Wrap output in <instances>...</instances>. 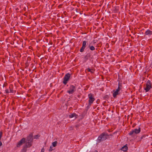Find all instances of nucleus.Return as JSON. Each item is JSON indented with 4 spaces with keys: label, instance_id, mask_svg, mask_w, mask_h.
Returning a JSON list of instances; mask_svg holds the SVG:
<instances>
[{
    "label": "nucleus",
    "instance_id": "nucleus-24",
    "mask_svg": "<svg viewBox=\"0 0 152 152\" xmlns=\"http://www.w3.org/2000/svg\"><path fill=\"white\" fill-rule=\"evenodd\" d=\"M7 83L6 82H4L3 85V87H6V86H7Z\"/></svg>",
    "mask_w": 152,
    "mask_h": 152
},
{
    "label": "nucleus",
    "instance_id": "nucleus-13",
    "mask_svg": "<svg viewBox=\"0 0 152 152\" xmlns=\"http://www.w3.org/2000/svg\"><path fill=\"white\" fill-rule=\"evenodd\" d=\"M77 115L75 113H74L71 114L69 115V117L70 118H71L74 117H75V118H77Z\"/></svg>",
    "mask_w": 152,
    "mask_h": 152
},
{
    "label": "nucleus",
    "instance_id": "nucleus-26",
    "mask_svg": "<svg viewBox=\"0 0 152 152\" xmlns=\"http://www.w3.org/2000/svg\"><path fill=\"white\" fill-rule=\"evenodd\" d=\"M97 40H94L93 41V44H95L97 42Z\"/></svg>",
    "mask_w": 152,
    "mask_h": 152
},
{
    "label": "nucleus",
    "instance_id": "nucleus-6",
    "mask_svg": "<svg viewBox=\"0 0 152 152\" xmlns=\"http://www.w3.org/2000/svg\"><path fill=\"white\" fill-rule=\"evenodd\" d=\"M87 42L86 41H83V42L82 46L80 50V52H83L84 51Z\"/></svg>",
    "mask_w": 152,
    "mask_h": 152
},
{
    "label": "nucleus",
    "instance_id": "nucleus-27",
    "mask_svg": "<svg viewBox=\"0 0 152 152\" xmlns=\"http://www.w3.org/2000/svg\"><path fill=\"white\" fill-rule=\"evenodd\" d=\"M90 54L89 53H87L86 56H85V58H86V57H90Z\"/></svg>",
    "mask_w": 152,
    "mask_h": 152
},
{
    "label": "nucleus",
    "instance_id": "nucleus-1",
    "mask_svg": "<svg viewBox=\"0 0 152 152\" xmlns=\"http://www.w3.org/2000/svg\"><path fill=\"white\" fill-rule=\"evenodd\" d=\"M111 134H108L106 132H103L98 137L97 140V142L99 143L102 141L106 140L109 138V136H112Z\"/></svg>",
    "mask_w": 152,
    "mask_h": 152
},
{
    "label": "nucleus",
    "instance_id": "nucleus-5",
    "mask_svg": "<svg viewBox=\"0 0 152 152\" xmlns=\"http://www.w3.org/2000/svg\"><path fill=\"white\" fill-rule=\"evenodd\" d=\"M70 77V75L69 73H67L64 76L63 79V83L65 85H66Z\"/></svg>",
    "mask_w": 152,
    "mask_h": 152
},
{
    "label": "nucleus",
    "instance_id": "nucleus-17",
    "mask_svg": "<svg viewBox=\"0 0 152 152\" xmlns=\"http://www.w3.org/2000/svg\"><path fill=\"white\" fill-rule=\"evenodd\" d=\"M129 135L132 137H134L135 135V133H134V131L132 130L131 131H130L129 133Z\"/></svg>",
    "mask_w": 152,
    "mask_h": 152
},
{
    "label": "nucleus",
    "instance_id": "nucleus-3",
    "mask_svg": "<svg viewBox=\"0 0 152 152\" xmlns=\"http://www.w3.org/2000/svg\"><path fill=\"white\" fill-rule=\"evenodd\" d=\"M76 90V87L73 85H70L67 91V93L69 94H72Z\"/></svg>",
    "mask_w": 152,
    "mask_h": 152
},
{
    "label": "nucleus",
    "instance_id": "nucleus-28",
    "mask_svg": "<svg viewBox=\"0 0 152 152\" xmlns=\"http://www.w3.org/2000/svg\"><path fill=\"white\" fill-rule=\"evenodd\" d=\"M5 91L6 93H9V91L8 89H6Z\"/></svg>",
    "mask_w": 152,
    "mask_h": 152
},
{
    "label": "nucleus",
    "instance_id": "nucleus-8",
    "mask_svg": "<svg viewBox=\"0 0 152 152\" xmlns=\"http://www.w3.org/2000/svg\"><path fill=\"white\" fill-rule=\"evenodd\" d=\"M113 96L114 98H116L117 95L120 94V92L116 91L115 90H113Z\"/></svg>",
    "mask_w": 152,
    "mask_h": 152
},
{
    "label": "nucleus",
    "instance_id": "nucleus-21",
    "mask_svg": "<svg viewBox=\"0 0 152 152\" xmlns=\"http://www.w3.org/2000/svg\"><path fill=\"white\" fill-rule=\"evenodd\" d=\"M26 147H25L23 148V149L21 150V152H25L26 151Z\"/></svg>",
    "mask_w": 152,
    "mask_h": 152
},
{
    "label": "nucleus",
    "instance_id": "nucleus-25",
    "mask_svg": "<svg viewBox=\"0 0 152 152\" xmlns=\"http://www.w3.org/2000/svg\"><path fill=\"white\" fill-rule=\"evenodd\" d=\"M121 89H122L121 88L118 87V88L116 90L120 92V91L121 90Z\"/></svg>",
    "mask_w": 152,
    "mask_h": 152
},
{
    "label": "nucleus",
    "instance_id": "nucleus-11",
    "mask_svg": "<svg viewBox=\"0 0 152 152\" xmlns=\"http://www.w3.org/2000/svg\"><path fill=\"white\" fill-rule=\"evenodd\" d=\"M32 145V142L30 141H28L26 143L25 147L26 148L30 147Z\"/></svg>",
    "mask_w": 152,
    "mask_h": 152
},
{
    "label": "nucleus",
    "instance_id": "nucleus-32",
    "mask_svg": "<svg viewBox=\"0 0 152 152\" xmlns=\"http://www.w3.org/2000/svg\"><path fill=\"white\" fill-rule=\"evenodd\" d=\"M75 127H76V128H78V125H76L75 126Z\"/></svg>",
    "mask_w": 152,
    "mask_h": 152
},
{
    "label": "nucleus",
    "instance_id": "nucleus-18",
    "mask_svg": "<svg viewBox=\"0 0 152 152\" xmlns=\"http://www.w3.org/2000/svg\"><path fill=\"white\" fill-rule=\"evenodd\" d=\"M88 47L91 50H95V47L93 45H89Z\"/></svg>",
    "mask_w": 152,
    "mask_h": 152
},
{
    "label": "nucleus",
    "instance_id": "nucleus-16",
    "mask_svg": "<svg viewBox=\"0 0 152 152\" xmlns=\"http://www.w3.org/2000/svg\"><path fill=\"white\" fill-rule=\"evenodd\" d=\"M9 88L10 90V92L13 93L14 92V90L13 89V86L12 85H10L9 87Z\"/></svg>",
    "mask_w": 152,
    "mask_h": 152
},
{
    "label": "nucleus",
    "instance_id": "nucleus-7",
    "mask_svg": "<svg viewBox=\"0 0 152 152\" xmlns=\"http://www.w3.org/2000/svg\"><path fill=\"white\" fill-rule=\"evenodd\" d=\"M26 139L25 138H22L19 142H18L17 145V147H18L21 145L23 144L25 142Z\"/></svg>",
    "mask_w": 152,
    "mask_h": 152
},
{
    "label": "nucleus",
    "instance_id": "nucleus-20",
    "mask_svg": "<svg viewBox=\"0 0 152 152\" xmlns=\"http://www.w3.org/2000/svg\"><path fill=\"white\" fill-rule=\"evenodd\" d=\"M57 143H58V142L57 141H55L54 142H53L52 143L53 146L54 147H56V145L57 144Z\"/></svg>",
    "mask_w": 152,
    "mask_h": 152
},
{
    "label": "nucleus",
    "instance_id": "nucleus-19",
    "mask_svg": "<svg viewBox=\"0 0 152 152\" xmlns=\"http://www.w3.org/2000/svg\"><path fill=\"white\" fill-rule=\"evenodd\" d=\"M118 87L120 88H121L122 89V83L121 82H120L119 81L118 83Z\"/></svg>",
    "mask_w": 152,
    "mask_h": 152
},
{
    "label": "nucleus",
    "instance_id": "nucleus-10",
    "mask_svg": "<svg viewBox=\"0 0 152 152\" xmlns=\"http://www.w3.org/2000/svg\"><path fill=\"white\" fill-rule=\"evenodd\" d=\"M145 34L146 35L150 36L152 35V31L149 29H148L145 31Z\"/></svg>",
    "mask_w": 152,
    "mask_h": 152
},
{
    "label": "nucleus",
    "instance_id": "nucleus-9",
    "mask_svg": "<svg viewBox=\"0 0 152 152\" xmlns=\"http://www.w3.org/2000/svg\"><path fill=\"white\" fill-rule=\"evenodd\" d=\"M33 140V136L32 134H29L27 137V140L28 141L32 142Z\"/></svg>",
    "mask_w": 152,
    "mask_h": 152
},
{
    "label": "nucleus",
    "instance_id": "nucleus-29",
    "mask_svg": "<svg viewBox=\"0 0 152 152\" xmlns=\"http://www.w3.org/2000/svg\"><path fill=\"white\" fill-rule=\"evenodd\" d=\"M53 150V149H52V147H51V146H50V149H49V151H52Z\"/></svg>",
    "mask_w": 152,
    "mask_h": 152
},
{
    "label": "nucleus",
    "instance_id": "nucleus-15",
    "mask_svg": "<svg viewBox=\"0 0 152 152\" xmlns=\"http://www.w3.org/2000/svg\"><path fill=\"white\" fill-rule=\"evenodd\" d=\"M86 71H87L88 72H91V73H94V70L93 69H91L89 68H88L86 69Z\"/></svg>",
    "mask_w": 152,
    "mask_h": 152
},
{
    "label": "nucleus",
    "instance_id": "nucleus-30",
    "mask_svg": "<svg viewBox=\"0 0 152 152\" xmlns=\"http://www.w3.org/2000/svg\"><path fill=\"white\" fill-rule=\"evenodd\" d=\"M44 151H45V149L43 148L42 149V150H41L40 152H44Z\"/></svg>",
    "mask_w": 152,
    "mask_h": 152
},
{
    "label": "nucleus",
    "instance_id": "nucleus-2",
    "mask_svg": "<svg viewBox=\"0 0 152 152\" xmlns=\"http://www.w3.org/2000/svg\"><path fill=\"white\" fill-rule=\"evenodd\" d=\"M151 82L149 80H148L146 82V86L144 88V89L145 90V92H147L152 88L151 86Z\"/></svg>",
    "mask_w": 152,
    "mask_h": 152
},
{
    "label": "nucleus",
    "instance_id": "nucleus-22",
    "mask_svg": "<svg viewBox=\"0 0 152 152\" xmlns=\"http://www.w3.org/2000/svg\"><path fill=\"white\" fill-rule=\"evenodd\" d=\"M146 136H147L146 135L144 134L141 137V140H142L144 138L146 137Z\"/></svg>",
    "mask_w": 152,
    "mask_h": 152
},
{
    "label": "nucleus",
    "instance_id": "nucleus-4",
    "mask_svg": "<svg viewBox=\"0 0 152 152\" xmlns=\"http://www.w3.org/2000/svg\"><path fill=\"white\" fill-rule=\"evenodd\" d=\"M88 97L89 98L88 104L91 105L94 101L95 99L93 97L92 94L91 93L88 94Z\"/></svg>",
    "mask_w": 152,
    "mask_h": 152
},
{
    "label": "nucleus",
    "instance_id": "nucleus-14",
    "mask_svg": "<svg viewBox=\"0 0 152 152\" xmlns=\"http://www.w3.org/2000/svg\"><path fill=\"white\" fill-rule=\"evenodd\" d=\"M128 149V147L127 145H126L123 147L121 148V150L124 151H126Z\"/></svg>",
    "mask_w": 152,
    "mask_h": 152
},
{
    "label": "nucleus",
    "instance_id": "nucleus-31",
    "mask_svg": "<svg viewBox=\"0 0 152 152\" xmlns=\"http://www.w3.org/2000/svg\"><path fill=\"white\" fill-rule=\"evenodd\" d=\"M107 131H108V132H110V129H108V130H107Z\"/></svg>",
    "mask_w": 152,
    "mask_h": 152
},
{
    "label": "nucleus",
    "instance_id": "nucleus-12",
    "mask_svg": "<svg viewBox=\"0 0 152 152\" xmlns=\"http://www.w3.org/2000/svg\"><path fill=\"white\" fill-rule=\"evenodd\" d=\"M133 130L134 131V133L136 134L140 133L141 131L140 129V127L138 129H135Z\"/></svg>",
    "mask_w": 152,
    "mask_h": 152
},
{
    "label": "nucleus",
    "instance_id": "nucleus-23",
    "mask_svg": "<svg viewBox=\"0 0 152 152\" xmlns=\"http://www.w3.org/2000/svg\"><path fill=\"white\" fill-rule=\"evenodd\" d=\"M40 137V135H35L34 136V138L35 139H37Z\"/></svg>",
    "mask_w": 152,
    "mask_h": 152
}]
</instances>
